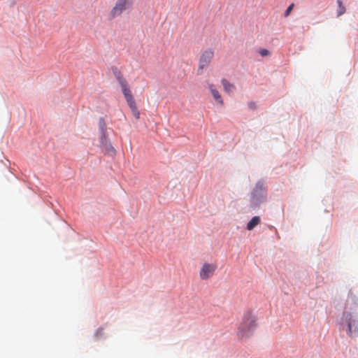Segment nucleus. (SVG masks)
<instances>
[{"label": "nucleus", "mask_w": 358, "mask_h": 358, "mask_svg": "<svg viewBox=\"0 0 358 358\" xmlns=\"http://www.w3.org/2000/svg\"><path fill=\"white\" fill-rule=\"evenodd\" d=\"M99 128L100 133L106 132V126L103 118L101 117L99 121Z\"/></svg>", "instance_id": "nucleus-12"}, {"label": "nucleus", "mask_w": 358, "mask_h": 358, "mask_svg": "<svg viewBox=\"0 0 358 358\" xmlns=\"http://www.w3.org/2000/svg\"><path fill=\"white\" fill-rule=\"evenodd\" d=\"M255 327V317L252 312L248 311L244 314L243 321L239 325L238 335L241 338L248 337Z\"/></svg>", "instance_id": "nucleus-2"}, {"label": "nucleus", "mask_w": 358, "mask_h": 358, "mask_svg": "<svg viewBox=\"0 0 358 358\" xmlns=\"http://www.w3.org/2000/svg\"><path fill=\"white\" fill-rule=\"evenodd\" d=\"M294 6V4L292 3H291L288 7L286 9V10L285 11L284 13V16L285 17H288L290 14V13L292 12V10H293V8Z\"/></svg>", "instance_id": "nucleus-14"}, {"label": "nucleus", "mask_w": 358, "mask_h": 358, "mask_svg": "<svg viewBox=\"0 0 358 358\" xmlns=\"http://www.w3.org/2000/svg\"><path fill=\"white\" fill-rule=\"evenodd\" d=\"M132 5L133 0H117L110 11V18L113 19L120 16L124 11L131 8Z\"/></svg>", "instance_id": "nucleus-3"}, {"label": "nucleus", "mask_w": 358, "mask_h": 358, "mask_svg": "<svg viewBox=\"0 0 358 358\" xmlns=\"http://www.w3.org/2000/svg\"><path fill=\"white\" fill-rule=\"evenodd\" d=\"M116 78L118 81L119 85L121 87L122 92L124 96L126 101L129 105L133 115L136 118H140V113L136 106L134 98L132 95L131 91L128 87L127 82L126 79L123 77L120 72H117L115 73Z\"/></svg>", "instance_id": "nucleus-1"}, {"label": "nucleus", "mask_w": 358, "mask_h": 358, "mask_svg": "<svg viewBox=\"0 0 358 358\" xmlns=\"http://www.w3.org/2000/svg\"><path fill=\"white\" fill-rule=\"evenodd\" d=\"M259 54L262 57L267 56L269 54V51L267 49H262L259 50Z\"/></svg>", "instance_id": "nucleus-15"}, {"label": "nucleus", "mask_w": 358, "mask_h": 358, "mask_svg": "<svg viewBox=\"0 0 358 358\" xmlns=\"http://www.w3.org/2000/svg\"><path fill=\"white\" fill-rule=\"evenodd\" d=\"M208 88L215 99V100L220 104L223 105V100L221 97V95L220 94L219 92L215 88L214 85L213 84H210L208 86Z\"/></svg>", "instance_id": "nucleus-9"}, {"label": "nucleus", "mask_w": 358, "mask_h": 358, "mask_svg": "<svg viewBox=\"0 0 358 358\" xmlns=\"http://www.w3.org/2000/svg\"><path fill=\"white\" fill-rule=\"evenodd\" d=\"M264 189L262 185L257 184L255 189L252 192V202L254 204L257 205L260 202L259 199L258 198L260 196L262 198L264 197Z\"/></svg>", "instance_id": "nucleus-8"}, {"label": "nucleus", "mask_w": 358, "mask_h": 358, "mask_svg": "<svg viewBox=\"0 0 358 358\" xmlns=\"http://www.w3.org/2000/svg\"><path fill=\"white\" fill-rule=\"evenodd\" d=\"M100 144L101 146L108 152H115L113 147L112 146L107 135L106 132L100 133Z\"/></svg>", "instance_id": "nucleus-7"}, {"label": "nucleus", "mask_w": 358, "mask_h": 358, "mask_svg": "<svg viewBox=\"0 0 358 358\" xmlns=\"http://www.w3.org/2000/svg\"><path fill=\"white\" fill-rule=\"evenodd\" d=\"M348 324L347 334L351 338L358 336V320L354 318L351 313L344 314Z\"/></svg>", "instance_id": "nucleus-4"}, {"label": "nucleus", "mask_w": 358, "mask_h": 358, "mask_svg": "<svg viewBox=\"0 0 358 358\" xmlns=\"http://www.w3.org/2000/svg\"><path fill=\"white\" fill-rule=\"evenodd\" d=\"M213 56L214 51L210 48H208L203 51L199 59L198 74L201 73L203 69L208 66L211 62L212 59L213 58Z\"/></svg>", "instance_id": "nucleus-5"}, {"label": "nucleus", "mask_w": 358, "mask_h": 358, "mask_svg": "<svg viewBox=\"0 0 358 358\" xmlns=\"http://www.w3.org/2000/svg\"><path fill=\"white\" fill-rule=\"evenodd\" d=\"M216 268L214 264H203L199 273L200 278L203 280L209 278L214 274Z\"/></svg>", "instance_id": "nucleus-6"}, {"label": "nucleus", "mask_w": 358, "mask_h": 358, "mask_svg": "<svg viewBox=\"0 0 358 358\" xmlns=\"http://www.w3.org/2000/svg\"><path fill=\"white\" fill-rule=\"evenodd\" d=\"M221 83L223 85L224 90L227 93L231 94L235 90V86L229 83L226 79L223 78L221 80Z\"/></svg>", "instance_id": "nucleus-10"}, {"label": "nucleus", "mask_w": 358, "mask_h": 358, "mask_svg": "<svg viewBox=\"0 0 358 358\" xmlns=\"http://www.w3.org/2000/svg\"><path fill=\"white\" fill-rule=\"evenodd\" d=\"M337 3L338 5V16H341L345 12V8L343 6L341 0H337Z\"/></svg>", "instance_id": "nucleus-13"}, {"label": "nucleus", "mask_w": 358, "mask_h": 358, "mask_svg": "<svg viewBox=\"0 0 358 358\" xmlns=\"http://www.w3.org/2000/svg\"><path fill=\"white\" fill-rule=\"evenodd\" d=\"M259 223L260 217L259 216H255L248 222L247 224V229L251 231Z\"/></svg>", "instance_id": "nucleus-11"}, {"label": "nucleus", "mask_w": 358, "mask_h": 358, "mask_svg": "<svg viewBox=\"0 0 358 358\" xmlns=\"http://www.w3.org/2000/svg\"><path fill=\"white\" fill-rule=\"evenodd\" d=\"M248 106L250 109H255L256 108V104L255 102L252 101L248 103Z\"/></svg>", "instance_id": "nucleus-16"}]
</instances>
